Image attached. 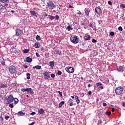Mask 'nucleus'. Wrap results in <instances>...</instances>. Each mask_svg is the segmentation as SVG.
Wrapping results in <instances>:
<instances>
[{
    "instance_id": "f257e3e1",
    "label": "nucleus",
    "mask_w": 125,
    "mask_h": 125,
    "mask_svg": "<svg viewBox=\"0 0 125 125\" xmlns=\"http://www.w3.org/2000/svg\"><path fill=\"white\" fill-rule=\"evenodd\" d=\"M70 40L71 42H72V43H74V44H76V43H78L79 42V37L77 35H71L70 36Z\"/></svg>"
},
{
    "instance_id": "f03ea898",
    "label": "nucleus",
    "mask_w": 125,
    "mask_h": 125,
    "mask_svg": "<svg viewBox=\"0 0 125 125\" xmlns=\"http://www.w3.org/2000/svg\"><path fill=\"white\" fill-rule=\"evenodd\" d=\"M9 71L11 74H16L17 73V70H16V67L13 65H11L9 67Z\"/></svg>"
},
{
    "instance_id": "7ed1b4c3",
    "label": "nucleus",
    "mask_w": 125,
    "mask_h": 125,
    "mask_svg": "<svg viewBox=\"0 0 125 125\" xmlns=\"http://www.w3.org/2000/svg\"><path fill=\"white\" fill-rule=\"evenodd\" d=\"M21 90L22 92H25V91H27V93H30L31 95L34 94V91L31 88H22Z\"/></svg>"
},
{
    "instance_id": "20e7f679",
    "label": "nucleus",
    "mask_w": 125,
    "mask_h": 125,
    "mask_svg": "<svg viewBox=\"0 0 125 125\" xmlns=\"http://www.w3.org/2000/svg\"><path fill=\"white\" fill-rule=\"evenodd\" d=\"M123 91H124V88L121 86L116 88L115 90V92L118 95H121V94L123 93Z\"/></svg>"
},
{
    "instance_id": "39448f33",
    "label": "nucleus",
    "mask_w": 125,
    "mask_h": 125,
    "mask_svg": "<svg viewBox=\"0 0 125 125\" xmlns=\"http://www.w3.org/2000/svg\"><path fill=\"white\" fill-rule=\"evenodd\" d=\"M47 6L49 7L50 9H53L56 7V6L55 4H54L53 2H52L51 1H49V2H47Z\"/></svg>"
},
{
    "instance_id": "423d86ee",
    "label": "nucleus",
    "mask_w": 125,
    "mask_h": 125,
    "mask_svg": "<svg viewBox=\"0 0 125 125\" xmlns=\"http://www.w3.org/2000/svg\"><path fill=\"white\" fill-rule=\"evenodd\" d=\"M7 102V104H10V103H12L13 101H14V98L11 95H10L6 99Z\"/></svg>"
},
{
    "instance_id": "0eeeda50",
    "label": "nucleus",
    "mask_w": 125,
    "mask_h": 125,
    "mask_svg": "<svg viewBox=\"0 0 125 125\" xmlns=\"http://www.w3.org/2000/svg\"><path fill=\"white\" fill-rule=\"evenodd\" d=\"M16 35L17 37H21V35H23V31L21 29L17 28L16 29Z\"/></svg>"
},
{
    "instance_id": "6e6552de",
    "label": "nucleus",
    "mask_w": 125,
    "mask_h": 125,
    "mask_svg": "<svg viewBox=\"0 0 125 125\" xmlns=\"http://www.w3.org/2000/svg\"><path fill=\"white\" fill-rule=\"evenodd\" d=\"M65 71H66V72H67V73H68L69 74H71L72 73H74L75 69H74V68L72 67H66L65 68Z\"/></svg>"
},
{
    "instance_id": "1a4fd4ad",
    "label": "nucleus",
    "mask_w": 125,
    "mask_h": 125,
    "mask_svg": "<svg viewBox=\"0 0 125 125\" xmlns=\"http://www.w3.org/2000/svg\"><path fill=\"white\" fill-rule=\"evenodd\" d=\"M95 12L98 15H100L102 13V11H101V9L99 7H96L95 9Z\"/></svg>"
},
{
    "instance_id": "9d476101",
    "label": "nucleus",
    "mask_w": 125,
    "mask_h": 125,
    "mask_svg": "<svg viewBox=\"0 0 125 125\" xmlns=\"http://www.w3.org/2000/svg\"><path fill=\"white\" fill-rule=\"evenodd\" d=\"M43 75L45 79H46V80H49V78H50V76L48 74V72H47V71H46L44 73H43Z\"/></svg>"
},
{
    "instance_id": "9b49d317",
    "label": "nucleus",
    "mask_w": 125,
    "mask_h": 125,
    "mask_svg": "<svg viewBox=\"0 0 125 125\" xmlns=\"http://www.w3.org/2000/svg\"><path fill=\"white\" fill-rule=\"evenodd\" d=\"M84 11L85 12L86 16H89V13L90 12V9H89V8H85Z\"/></svg>"
},
{
    "instance_id": "f8f14e48",
    "label": "nucleus",
    "mask_w": 125,
    "mask_h": 125,
    "mask_svg": "<svg viewBox=\"0 0 125 125\" xmlns=\"http://www.w3.org/2000/svg\"><path fill=\"white\" fill-rule=\"evenodd\" d=\"M96 85L98 87L99 89V88H101V89H103V88H104V87H103V84H102V83L100 82L97 83Z\"/></svg>"
},
{
    "instance_id": "ddd939ff",
    "label": "nucleus",
    "mask_w": 125,
    "mask_h": 125,
    "mask_svg": "<svg viewBox=\"0 0 125 125\" xmlns=\"http://www.w3.org/2000/svg\"><path fill=\"white\" fill-rule=\"evenodd\" d=\"M91 38V37H90V35H89L88 34H85L83 37V39L85 41H89Z\"/></svg>"
},
{
    "instance_id": "4468645a",
    "label": "nucleus",
    "mask_w": 125,
    "mask_h": 125,
    "mask_svg": "<svg viewBox=\"0 0 125 125\" xmlns=\"http://www.w3.org/2000/svg\"><path fill=\"white\" fill-rule=\"evenodd\" d=\"M117 71L118 72H124V67L123 66H119L117 68Z\"/></svg>"
},
{
    "instance_id": "2eb2a0df",
    "label": "nucleus",
    "mask_w": 125,
    "mask_h": 125,
    "mask_svg": "<svg viewBox=\"0 0 125 125\" xmlns=\"http://www.w3.org/2000/svg\"><path fill=\"white\" fill-rule=\"evenodd\" d=\"M30 13L33 16H35V17H38V14H37V12L35 11H30Z\"/></svg>"
},
{
    "instance_id": "dca6fc26",
    "label": "nucleus",
    "mask_w": 125,
    "mask_h": 125,
    "mask_svg": "<svg viewBox=\"0 0 125 125\" xmlns=\"http://www.w3.org/2000/svg\"><path fill=\"white\" fill-rule=\"evenodd\" d=\"M26 62L27 63H31V62H32V61H33V59H32V58H30V57H27L26 59Z\"/></svg>"
},
{
    "instance_id": "f3484780",
    "label": "nucleus",
    "mask_w": 125,
    "mask_h": 125,
    "mask_svg": "<svg viewBox=\"0 0 125 125\" xmlns=\"http://www.w3.org/2000/svg\"><path fill=\"white\" fill-rule=\"evenodd\" d=\"M49 66L50 67H51V68H53V67H54V65H55V62H54L52 61V62H49Z\"/></svg>"
},
{
    "instance_id": "a211bd4d",
    "label": "nucleus",
    "mask_w": 125,
    "mask_h": 125,
    "mask_svg": "<svg viewBox=\"0 0 125 125\" xmlns=\"http://www.w3.org/2000/svg\"><path fill=\"white\" fill-rule=\"evenodd\" d=\"M44 113V110L42 108H41L40 109L38 110V113L40 114L41 115H42Z\"/></svg>"
},
{
    "instance_id": "6ab92c4d",
    "label": "nucleus",
    "mask_w": 125,
    "mask_h": 125,
    "mask_svg": "<svg viewBox=\"0 0 125 125\" xmlns=\"http://www.w3.org/2000/svg\"><path fill=\"white\" fill-rule=\"evenodd\" d=\"M75 100L77 102V104L78 105V104H80V103H81V101H80V99H79V97H78V96H76L75 97Z\"/></svg>"
},
{
    "instance_id": "aec40b11",
    "label": "nucleus",
    "mask_w": 125,
    "mask_h": 125,
    "mask_svg": "<svg viewBox=\"0 0 125 125\" xmlns=\"http://www.w3.org/2000/svg\"><path fill=\"white\" fill-rule=\"evenodd\" d=\"M68 103H70L69 106H73V105H74V102L72 101V99H69V101H68Z\"/></svg>"
},
{
    "instance_id": "412c9836",
    "label": "nucleus",
    "mask_w": 125,
    "mask_h": 125,
    "mask_svg": "<svg viewBox=\"0 0 125 125\" xmlns=\"http://www.w3.org/2000/svg\"><path fill=\"white\" fill-rule=\"evenodd\" d=\"M0 87L1 88H6L7 87V84H4V83H2L1 84Z\"/></svg>"
},
{
    "instance_id": "4be33fe9",
    "label": "nucleus",
    "mask_w": 125,
    "mask_h": 125,
    "mask_svg": "<svg viewBox=\"0 0 125 125\" xmlns=\"http://www.w3.org/2000/svg\"><path fill=\"white\" fill-rule=\"evenodd\" d=\"M33 69H36L37 70H41V69H42V66L36 65V66L33 67Z\"/></svg>"
},
{
    "instance_id": "5701e85b",
    "label": "nucleus",
    "mask_w": 125,
    "mask_h": 125,
    "mask_svg": "<svg viewBox=\"0 0 125 125\" xmlns=\"http://www.w3.org/2000/svg\"><path fill=\"white\" fill-rule=\"evenodd\" d=\"M56 54H59V55H62L61 51L60 50L56 49Z\"/></svg>"
},
{
    "instance_id": "b1692460",
    "label": "nucleus",
    "mask_w": 125,
    "mask_h": 125,
    "mask_svg": "<svg viewBox=\"0 0 125 125\" xmlns=\"http://www.w3.org/2000/svg\"><path fill=\"white\" fill-rule=\"evenodd\" d=\"M64 104H65V102L64 101H62L59 104V108H61V107H62V106H63V105H64Z\"/></svg>"
},
{
    "instance_id": "393cba45",
    "label": "nucleus",
    "mask_w": 125,
    "mask_h": 125,
    "mask_svg": "<svg viewBox=\"0 0 125 125\" xmlns=\"http://www.w3.org/2000/svg\"><path fill=\"white\" fill-rule=\"evenodd\" d=\"M85 22H86V19H84V21H81L80 25H81V26H83V25H85Z\"/></svg>"
},
{
    "instance_id": "a878e982",
    "label": "nucleus",
    "mask_w": 125,
    "mask_h": 125,
    "mask_svg": "<svg viewBox=\"0 0 125 125\" xmlns=\"http://www.w3.org/2000/svg\"><path fill=\"white\" fill-rule=\"evenodd\" d=\"M66 30H67L68 31H70V30H73V27H72V25H68L67 27H66Z\"/></svg>"
},
{
    "instance_id": "bb28decb",
    "label": "nucleus",
    "mask_w": 125,
    "mask_h": 125,
    "mask_svg": "<svg viewBox=\"0 0 125 125\" xmlns=\"http://www.w3.org/2000/svg\"><path fill=\"white\" fill-rule=\"evenodd\" d=\"M30 51V50L29 49H25L24 50H22V52L23 53H28V52H29V51Z\"/></svg>"
},
{
    "instance_id": "cd10ccee",
    "label": "nucleus",
    "mask_w": 125,
    "mask_h": 125,
    "mask_svg": "<svg viewBox=\"0 0 125 125\" xmlns=\"http://www.w3.org/2000/svg\"><path fill=\"white\" fill-rule=\"evenodd\" d=\"M18 114L20 115V116H25V113H23V112L20 111H19Z\"/></svg>"
},
{
    "instance_id": "c85d7f7f",
    "label": "nucleus",
    "mask_w": 125,
    "mask_h": 125,
    "mask_svg": "<svg viewBox=\"0 0 125 125\" xmlns=\"http://www.w3.org/2000/svg\"><path fill=\"white\" fill-rule=\"evenodd\" d=\"M0 2L6 3V2H9V0H0Z\"/></svg>"
},
{
    "instance_id": "c756f323",
    "label": "nucleus",
    "mask_w": 125,
    "mask_h": 125,
    "mask_svg": "<svg viewBox=\"0 0 125 125\" xmlns=\"http://www.w3.org/2000/svg\"><path fill=\"white\" fill-rule=\"evenodd\" d=\"M39 44H40V43H39V42H36L34 44V46L35 47V48H39L40 47V46H39Z\"/></svg>"
},
{
    "instance_id": "7c9ffc66",
    "label": "nucleus",
    "mask_w": 125,
    "mask_h": 125,
    "mask_svg": "<svg viewBox=\"0 0 125 125\" xmlns=\"http://www.w3.org/2000/svg\"><path fill=\"white\" fill-rule=\"evenodd\" d=\"M48 16L50 20H53V19H55V17L54 16L49 15Z\"/></svg>"
},
{
    "instance_id": "2f4dec72",
    "label": "nucleus",
    "mask_w": 125,
    "mask_h": 125,
    "mask_svg": "<svg viewBox=\"0 0 125 125\" xmlns=\"http://www.w3.org/2000/svg\"><path fill=\"white\" fill-rule=\"evenodd\" d=\"M36 39L37 41H41V40H42L41 36H40L39 35H37Z\"/></svg>"
},
{
    "instance_id": "473e14b6",
    "label": "nucleus",
    "mask_w": 125,
    "mask_h": 125,
    "mask_svg": "<svg viewBox=\"0 0 125 125\" xmlns=\"http://www.w3.org/2000/svg\"><path fill=\"white\" fill-rule=\"evenodd\" d=\"M14 102H15V104H17L18 102H19V100L17 98H15L14 99Z\"/></svg>"
},
{
    "instance_id": "72a5a7b5",
    "label": "nucleus",
    "mask_w": 125,
    "mask_h": 125,
    "mask_svg": "<svg viewBox=\"0 0 125 125\" xmlns=\"http://www.w3.org/2000/svg\"><path fill=\"white\" fill-rule=\"evenodd\" d=\"M26 76H27L26 79H27V80H30V77L31 76V74L27 73Z\"/></svg>"
},
{
    "instance_id": "f704fd0d",
    "label": "nucleus",
    "mask_w": 125,
    "mask_h": 125,
    "mask_svg": "<svg viewBox=\"0 0 125 125\" xmlns=\"http://www.w3.org/2000/svg\"><path fill=\"white\" fill-rule=\"evenodd\" d=\"M57 75H58V76H61V75H62V72H61V71L58 70V72H57Z\"/></svg>"
},
{
    "instance_id": "c9c22d12",
    "label": "nucleus",
    "mask_w": 125,
    "mask_h": 125,
    "mask_svg": "<svg viewBox=\"0 0 125 125\" xmlns=\"http://www.w3.org/2000/svg\"><path fill=\"white\" fill-rule=\"evenodd\" d=\"M45 56L46 58H49V53H46L45 54Z\"/></svg>"
},
{
    "instance_id": "e433bc0d",
    "label": "nucleus",
    "mask_w": 125,
    "mask_h": 125,
    "mask_svg": "<svg viewBox=\"0 0 125 125\" xmlns=\"http://www.w3.org/2000/svg\"><path fill=\"white\" fill-rule=\"evenodd\" d=\"M118 30L120 32H122L123 31V27L122 26H119L118 27Z\"/></svg>"
},
{
    "instance_id": "4c0bfd02",
    "label": "nucleus",
    "mask_w": 125,
    "mask_h": 125,
    "mask_svg": "<svg viewBox=\"0 0 125 125\" xmlns=\"http://www.w3.org/2000/svg\"><path fill=\"white\" fill-rule=\"evenodd\" d=\"M2 9H4V6H2V5H0V10H2Z\"/></svg>"
},
{
    "instance_id": "58836bf2",
    "label": "nucleus",
    "mask_w": 125,
    "mask_h": 125,
    "mask_svg": "<svg viewBox=\"0 0 125 125\" xmlns=\"http://www.w3.org/2000/svg\"><path fill=\"white\" fill-rule=\"evenodd\" d=\"M121 8H125V5L124 4H122L120 5Z\"/></svg>"
},
{
    "instance_id": "ea45409f",
    "label": "nucleus",
    "mask_w": 125,
    "mask_h": 125,
    "mask_svg": "<svg viewBox=\"0 0 125 125\" xmlns=\"http://www.w3.org/2000/svg\"><path fill=\"white\" fill-rule=\"evenodd\" d=\"M88 23H89V27H91V28H93V25L92 24V23H89V21H88Z\"/></svg>"
},
{
    "instance_id": "a19ab883",
    "label": "nucleus",
    "mask_w": 125,
    "mask_h": 125,
    "mask_svg": "<svg viewBox=\"0 0 125 125\" xmlns=\"http://www.w3.org/2000/svg\"><path fill=\"white\" fill-rule=\"evenodd\" d=\"M9 107H10V108H13V107H14V105H13V104H9Z\"/></svg>"
},
{
    "instance_id": "79ce46f5",
    "label": "nucleus",
    "mask_w": 125,
    "mask_h": 125,
    "mask_svg": "<svg viewBox=\"0 0 125 125\" xmlns=\"http://www.w3.org/2000/svg\"><path fill=\"white\" fill-rule=\"evenodd\" d=\"M1 64H2L3 66H4V65H5V62H4V61H1Z\"/></svg>"
},
{
    "instance_id": "37998d69",
    "label": "nucleus",
    "mask_w": 125,
    "mask_h": 125,
    "mask_svg": "<svg viewBox=\"0 0 125 125\" xmlns=\"http://www.w3.org/2000/svg\"><path fill=\"white\" fill-rule=\"evenodd\" d=\"M77 14H79V15H82V12L80 10H77Z\"/></svg>"
},
{
    "instance_id": "c03bdc74",
    "label": "nucleus",
    "mask_w": 125,
    "mask_h": 125,
    "mask_svg": "<svg viewBox=\"0 0 125 125\" xmlns=\"http://www.w3.org/2000/svg\"><path fill=\"white\" fill-rule=\"evenodd\" d=\"M8 43L9 44V45H12V44H13V42H12L11 41H9Z\"/></svg>"
},
{
    "instance_id": "a18cd8bd",
    "label": "nucleus",
    "mask_w": 125,
    "mask_h": 125,
    "mask_svg": "<svg viewBox=\"0 0 125 125\" xmlns=\"http://www.w3.org/2000/svg\"><path fill=\"white\" fill-rule=\"evenodd\" d=\"M5 119L7 121L9 119V116L7 115H5Z\"/></svg>"
},
{
    "instance_id": "49530a36",
    "label": "nucleus",
    "mask_w": 125,
    "mask_h": 125,
    "mask_svg": "<svg viewBox=\"0 0 125 125\" xmlns=\"http://www.w3.org/2000/svg\"><path fill=\"white\" fill-rule=\"evenodd\" d=\"M110 36H114L115 35V32H110Z\"/></svg>"
},
{
    "instance_id": "de8ad7c7",
    "label": "nucleus",
    "mask_w": 125,
    "mask_h": 125,
    "mask_svg": "<svg viewBox=\"0 0 125 125\" xmlns=\"http://www.w3.org/2000/svg\"><path fill=\"white\" fill-rule=\"evenodd\" d=\"M105 114L107 115V116H110V115H111V112H108L107 111Z\"/></svg>"
},
{
    "instance_id": "09e8293b",
    "label": "nucleus",
    "mask_w": 125,
    "mask_h": 125,
    "mask_svg": "<svg viewBox=\"0 0 125 125\" xmlns=\"http://www.w3.org/2000/svg\"><path fill=\"white\" fill-rule=\"evenodd\" d=\"M51 77L52 78H55V74L52 73L51 75Z\"/></svg>"
},
{
    "instance_id": "8fccbe9b",
    "label": "nucleus",
    "mask_w": 125,
    "mask_h": 125,
    "mask_svg": "<svg viewBox=\"0 0 125 125\" xmlns=\"http://www.w3.org/2000/svg\"><path fill=\"white\" fill-rule=\"evenodd\" d=\"M92 42H97V40H95V39H93L92 41Z\"/></svg>"
},
{
    "instance_id": "3c124183",
    "label": "nucleus",
    "mask_w": 125,
    "mask_h": 125,
    "mask_svg": "<svg viewBox=\"0 0 125 125\" xmlns=\"http://www.w3.org/2000/svg\"><path fill=\"white\" fill-rule=\"evenodd\" d=\"M55 18H56V19H57V20H59V16L56 15L55 16Z\"/></svg>"
},
{
    "instance_id": "603ef678",
    "label": "nucleus",
    "mask_w": 125,
    "mask_h": 125,
    "mask_svg": "<svg viewBox=\"0 0 125 125\" xmlns=\"http://www.w3.org/2000/svg\"><path fill=\"white\" fill-rule=\"evenodd\" d=\"M30 115H32V116H34V115H36V112H32L30 113Z\"/></svg>"
},
{
    "instance_id": "864d4df0",
    "label": "nucleus",
    "mask_w": 125,
    "mask_h": 125,
    "mask_svg": "<svg viewBox=\"0 0 125 125\" xmlns=\"http://www.w3.org/2000/svg\"><path fill=\"white\" fill-rule=\"evenodd\" d=\"M0 99L3 100V96H2L1 94H0Z\"/></svg>"
},
{
    "instance_id": "5fc2aeb1",
    "label": "nucleus",
    "mask_w": 125,
    "mask_h": 125,
    "mask_svg": "<svg viewBox=\"0 0 125 125\" xmlns=\"http://www.w3.org/2000/svg\"><path fill=\"white\" fill-rule=\"evenodd\" d=\"M36 54L37 57H40V54H39V53H36Z\"/></svg>"
},
{
    "instance_id": "6e6d98bb",
    "label": "nucleus",
    "mask_w": 125,
    "mask_h": 125,
    "mask_svg": "<svg viewBox=\"0 0 125 125\" xmlns=\"http://www.w3.org/2000/svg\"><path fill=\"white\" fill-rule=\"evenodd\" d=\"M108 3L109 5H112V2L111 1H108Z\"/></svg>"
},
{
    "instance_id": "4d7b16f0",
    "label": "nucleus",
    "mask_w": 125,
    "mask_h": 125,
    "mask_svg": "<svg viewBox=\"0 0 125 125\" xmlns=\"http://www.w3.org/2000/svg\"><path fill=\"white\" fill-rule=\"evenodd\" d=\"M103 106L104 107H106V106H107V104H106L105 103H104Z\"/></svg>"
},
{
    "instance_id": "13d9d810",
    "label": "nucleus",
    "mask_w": 125,
    "mask_h": 125,
    "mask_svg": "<svg viewBox=\"0 0 125 125\" xmlns=\"http://www.w3.org/2000/svg\"><path fill=\"white\" fill-rule=\"evenodd\" d=\"M22 23H23V24H25L26 23V20L25 19L22 20Z\"/></svg>"
},
{
    "instance_id": "bf43d9fd",
    "label": "nucleus",
    "mask_w": 125,
    "mask_h": 125,
    "mask_svg": "<svg viewBox=\"0 0 125 125\" xmlns=\"http://www.w3.org/2000/svg\"><path fill=\"white\" fill-rule=\"evenodd\" d=\"M23 67H24L25 69H27V68H28V66H27V65L26 64L23 65Z\"/></svg>"
},
{
    "instance_id": "052dcab7",
    "label": "nucleus",
    "mask_w": 125,
    "mask_h": 125,
    "mask_svg": "<svg viewBox=\"0 0 125 125\" xmlns=\"http://www.w3.org/2000/svg\"><path fill=\"white\" fill-rule=\"evenodd\" d=\"M59 94H60V96H61V97H62V98H63V95H62V92L60 93Z\"/></svg>"
},
{
    "instance_id": "680f3d73",
    "label": "nucleus",
    "mask_w": 125,
    "mask_h": 125,
    "mask_svg": "<svg viewBox=\"0 0 125 125\" xmlns=\"http://www.w3.org/2000/svg\"><path fill=\"white\" fill-rule=\"evenodd\" d=\"M0 118L1 121H3V118H2V115H1V116L0 117Z\"/></svg>"
},
{
    "instance_id": "e2e57ef3",
    "label": "nucleus",
    "mask_w": 125,
    "mask_h": 125,
    "mask_svg": "<svg viewBox=\"0 0 125 125\" xmlns=\"http://www.w3.org/2000/svg\"><path fill=\"white\" fill-rule=\"evenodd\" d=\"M92 93V92H91V91H89L88 92V94H89V95H91Z\"/></svg>"
},
{
    "instance_id": "0e129e2a",
    "label": "nucleus",
    "mask_w": 125,
    "mask_h": 125,
    "mask_svg": "<svg viewBox=\"0 0 125 125\" xmlns=\"http://www.w3.org/2000/svg\"><path fill=\"white\" fill-rule=\"evenodd\" d=\"M35 125V122H33L31 124H29V125Z\"/></svg>"
},
{
    "instance_id": "69168bd1",
    "label": "nucleus",
    "mask_w": 125,
    "mask_h": 125,
    "mask_svg": "<svg viewBox=\"0 0 125 125\" xmlns=\"http://www.w3.org/2000/svg\"><path fill=\"white\" fill-rule=\"evenodd\" d=\"M112 112L114 113V112H115V108H112Z\"/></svg>"
},
{
    "instance_id": "338daca9",
    "label": "nucleus",
    "mask_w": 125,
    "mask_h": 125,
    "mask_svg": "<svg viewBox=\"0 0 125 125\" xmlns=\"http://www.w3.org/2000/svg\"><path fill=\"white\" fill-rule=\"evenodd\" d=\"M84 27H83V28H84V29H86L87 28V27L86 26V25H84Z\"/></svg>"
},
{
    "instance_id": "774afa93",
    "label": "nucleus",
    "mask_w": 125,
    "mask_h": 125,
    "mask_svg": "<svg viewBox=\"0 0 125 125\" xmlns=\"http://www.w3.org/2000/svg\"><path fill=\"white\" fill-rule=\"evenodd\" d=\"M123 107H125V103H123L122 104Z\"/></svg>"
}]
</instances>
